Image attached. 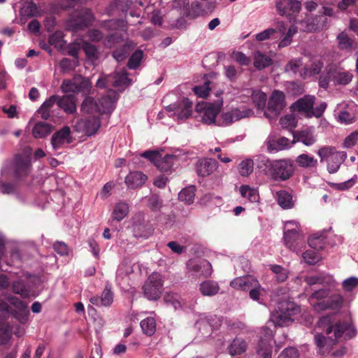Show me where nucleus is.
I'll return each mask as SVG.
<instances>
[{"mask_svg":"<svg viewBox=\"0 0 358 358\" xmlns=\"http://www.w3.org/2000/svg\"><path fill=\"white\" fill-rule=\"evenodd\" d=\"M317 327L321 328L325 334L317 333L314 336L315 343L322 355L329 354L342 336L345 340H348L356 335V331L348 324L334 322L329 315L320 317L317 322Z\"/></svg>","mask_w":358,"mask_h":358,"instance_id":"nucleus-1","label":"nucleus"},{"mask_svg":"<svg viewBox=\"0 0 358 358\" xmlns=\"http://www.w3.org/2000/svg\"><path fill=\"white\" fill-rule=\"evenodd\" d=\"M259 167L264 170L266 174L269 175L274 180L284 181L290 178L294 171V165L290 160L280 159L270 160L264 159L261 161Z\"/></svg>","mask_w":358,"mask_h":358,"instance_id":"nucleus-2","label":"nucleus"},{"mask_svg":"<svg viewBox=\"0 0 358 358\" xmlns=\"http://www.w3.org/2000/svg\"><path fill=\"white\" fill-rule=\"evenodd\" d=\"M284 241L285 245L296 252L301 251L305 246V238L298 222L294 220L285 222Z\"/></svg>","mask_w":358,"mask_h":358,"instance_id":"nucleus-3","label":"nucleus"},{"mask_svg":"<svg viewBox=\"0 0 358 358\" xmlns=\"http://www.w3.org/2000/svg\"><path fill=\"white\" fill-rule=\"evenodd\" d=\"M278 308L276 313L272 314L271 320L278 327L290 325L294 321L292 317L299 312V307L288 301L280 302Z\"/></svg>","mask_w":358,"mask_h":358,"instance_id":"nucleus-4","label":"nucleus"},{"mask_svg":"<svg viewBox=\"0 0 358 358\" xmlns=\"http://www.w3.org/2000/svg\"><path fill=\"white\" fill-rule=\"evenodd\" d=\"M329 295V290L327 289H321L315 291L311 294L312 299L321 300L314 305V309L317 311H322L326 310H339L343 303V298L340 294H334L324 299Z\"/></svg>","mask_w":358,"mask_h":358,"instance_id":"nucleus-5","label":"nucleus"},{"mask_svg":"<svg viewBox=\"0 0 358 358\" xmlns=\"http://www.w3.org/2000/svg\"><path fill=\"white\" fill-rule=\"evenodd\" d=\"M162 286L161 275L158 273H152L142 287L145 297L150 301L158 300L162 293Z\"/></svg>","mask_w":358,"mask_h":358,"instance_id":"nucleus-6","label":"nucleus"},{"mask_svg":"<svg viewBox=\"0 0 358 358\" xmlns=\"http://www.w3.org/2000/svg\"><path fill=\"white\" fill-rule=\"evenodd\" d=\"M94 20V16L91 9L81 8L71 15L69 26L73 31H78L89 27Z\"/></svg>","mask_w":358,"mask_h":358,"instance_id":"nucleus-7","label":"nucleus"},{"mask_svg":"<svg viewBox=\"0 0 358 358\" xmlns=\"http://www.w3.org/2000/svg\"><path fill=\"white\" fill-rule=\"evenodd\" d=\"M32 170V164L28 157L17 154L14 157L13 171L15 178L21 181L29 176Z\"/></svg>","mask_w":358,"mask_h":358,"instance_id":"nucleus-8","label":"nucleus"},{"mask_svg":"<svg viewBox=\"0 0 358 358\" xmlns=\"http://www.w3.org/2000/svg\"><path fill=\"white\" fill-rule=\"evenodd\" d=\"M285 107V94L279 90H274L268 100L264 115L268 118L277 117Z\"/></svg>","mask_w":358,"mask_h":358,"instance_id":"nucleus-9","label":"nucleus"},{"mask_svg":"<svg viewBox=\"0 0 358 358\" xmlns=\"http://www.w3.org/2000/svg\"><path fill=\"white\" fill-rule=\"evenodd\" d=\"M252 113V110L243 108L242 109L234 108L230 110L222 112L218 120V126H228L243 118L250 117Z\"/></svg>","mask_w":358,"mask_h":358,"instance_id":"nucleus-10","label":"nucleus"},{"mask_svg":"<svg viewBox=\"0 0 358 358\" xmlns=\"http://www.w3.org/2000/svg\"><path fill=\"white\" fill-rule=\"evenodd\" d=\"M192 101L188 98H183L166 107L168 111H175L178 119L185 120L189 118L192 112Z\"/></svg>","mask_w":358,"mask_h":358,"instance_id":"nucleus-11","label":"nucleus"},{"mask_svg":"<svg viewBox=\"0 0 358 358\" xmlns=\"http://www.w3.org/2000/svg\"><path fill=\"white\" fill-rule=\"evenodd\" d=\"M276 8L281 15L291 17L300 11L301 3L297 0H279L276 3Z\"/></svg>","mask_w":358,"mask_h":358,"instance_id":"nucleus-12","label":"nucleus"},{"mask_svg":"<svg viewBox=\"0 0 358 358\" xmlns=\"http://www.w3.org/2000/svg\"><path fill=\"white\" fill-rule=\"evenodd\" d=\"M336 40L338 48L345 52H350L357 48L358 44L355 37L350 36L345 31L337 36Z\"/></svg>","mask_w":358,"mask_h":358,"instance_id":"nucleus-13","label":"nucleus"},{"mask_svg":"<svg viewBox=\"0 0 358 358\" xmlns=\"http://www.w3.org/2000/svg\"><path fill=\"white\" fill-rule=\"evenodd\" d=\"M71 142V129L68 126H64L56 131L51 138V144L55 150L61 148L64 143Z\"/></svg>","mask_w":358,"mask_h":358,"instance_id":"nucleus-14","label":"nucleus"},{"mask_svg":"<svg viewBox=\"0 0 358 358\" xmlns=\"http://www.w3.org/2000/svg\"><path fill=\"white\" fill-rule=\"evenodd\" d=\"M187 267L189 271L204 278L210 276L213 272L211 264L206 260L199 264L196 261L190 259L187 263Z\"/></svg>","mask_w":358,"mask_h":358,"instance_id":"nucleus-15","label":"nucleus"},{"mask_svg":"<svg viewBox=\"0 0 358 358\" xmlns=\"http://www.w3.org/2000/svg\"><path fill=\"white\" fill-rule=\"evenodd\" d=\"M315 97L311 95H305L303 97L296 101L292 106L293 112L306 113L310 116V110L313 109Z\"/></svg>","mask_w":358,"mask_h":358,"instance_id":"nucleus-16","label":"nucleus"},{"mask_svg":"<svg viewBox=\"0 0 358 358\" xmlns=\"http://www.w3.org/2000/svg\"><path fill=\"white\" fill-rule=\"evenodd\" d=\"M230 285L237 289L250 291L252 287H259V282L252 276L247 275L234 279Z\"/></svg>","mask_w":358,"mask_h":358,"instance_id":"nucleus-17","label":"nucleus"},{"mask_svg":"<svg viewBox=\"0 0 358 358\" xmlns=\"http://www.w3.org/2000/svg\"><path fill=\"white\" fill-rule=\"evenodd\" d=\"M217 161L211 158L199 160L196 164V173L199 176L206 177L212 174L217 168Z\"/></svg>","mask_w":358,"mask_h":358,"instance_id":"nucleus-18","label":"nucleus"},{"mask_svg":"<svg viewBox=\"0 0 358 358\" xmlns=\"http://www.w3.org/2000/svg\"><path fill=\"white\" fill-rule=\"evenodd\" d=\"M148 177L141 171H131L125 178L124 182L128 188L136 189L142 187Z\"/></svg>","mask_w":358,"mask_h":358,"instance_id":"nucleus-19","label":"nucleus"},{"mask_svg":"<svg viewBox=\"0 0 358 358\" xmlns=\"http://www.w3.org/2000/svg\"><path fill=\"white\" fill-rule=\"evenodd\" d=\"M117 98V93L113 90H110L106 95L103 96L99 100V103L101 106V113H112Z\"/></svg>","mask_w":358,"mask_h":358,"instance_id":"nucleus-20","label":"nucleus"},{"mask_svg":"<svg viewBox=\"0 0 358 358\" xmlns=\"http://www.w3.org/2000/svg\"><path fill=\"white\" fill-rule=\"evenodd\" d=\"M57 106L66 114H73L77 110L76 97L73 94L64 95L62 97L59 96Z\"/></svg>","mask_w":358,"mask_h":358,"instance_id":"nucleus-21","label":"nucleus"},{"mask_svg":"<svg viewBox=\"0 0 358 358\" xmlns=\"http://www.w3.org/2000/svg\"><path fill=\"white\" fill-rule=\"evenodd\" d=\"M329 76L335 84L341 85L349 84L353 78L352 74L346 71H330Z\"/></svg>","mask_w":358,"mask_h":358,"instance_id":"nucleus-22","label":"nucleus"},{"mask_svg":"<svg viewBox=\"0 0 358 358\" xmlns=\"http://www.w3.org/2000/svg\"><path fill=\"white\" fill-rule=\"evenodd\" d=\"M248 348L247 342L241 338H235L227 348L228 352L231 356L240 355Z\"/></svg>","mask_w":358,"mask_h":358,"instance_id":"nucleus-23","label":"nucleus"},{"mask_svg":"<svg viewBox=\"0 0 358 358\" xmlns=\"http://www.w3.org/2000/svg\"><path fill=\"white\" fill-rule=\"evenodd\" d=\"M101 27L106 31H127V23L122 19H112L105 20L102 22Z\"/></svg>","mask_w":358,"mask_h":358,"instance_id":"nucleus-24","label":"nucleus"},{"mask_svg":"<svg viewBox=\"0 0 358 358\" xmlns=\"http://www.w3.org/2000/svg\"><path fill=\"white\" fill-rule=\"evenodd\" d=\"M220 107L219 105L209 104L204 109L202 116V122L207 124L215 123V118L220 113Z\"/></svg>","mask_w":358,"mask_h":358,"instance_id":"nucleus-25","label":"nucleus"},{"mask_svg":"<svg viewBox=\"0 0 358 358\" xmlns=\"http://www.w3.org/2000/svg\"><path fill=\"white\" fill-rule=\"evenodd\" d=\"M177 160V157L172 155H166L164 157L159 155L158 159L155 162V166L162 172L170 171L173 166L174 162Z\"/></svg>","mask_w":358,"mask_h":358,"instance_id":"nucleus-26","label":"nucleus"},{"mask_svg":"<svg viewBox=\"0 0 358 358\" xmlns=\"http://www.w3.org/2000/svg\"><path fill=\"white\" fill-rule=\"evenodd\" d=\"M0 309L11 313L22 324H24L28 320L29 310L27 307L23 310H13L8 303H3L0 304Z\"/></svg>","mask_w":358,"mask_h":358,"instance_id":"nucleus-27","label":"nucleus"},{"mask_svg":"<svg viewBox=\"0 0 358 358\" xmlns=\"http://www.w3.org/2000/svg\"><path fill=\"white\" fill-rule=\"evenodd\" d=\"M296 164L307 169H315L317 166V160L308 154H301L296 159Z\"/></svg>","mask_w":358,"mask_h":358,"instance_id":"nucleus-28","label":"nucleus"},{"mask_svg":"<svg viewBox=\"0 0 358 358\" xmlns=\"http://www.w3.org/2000/svg\"><path fill=\"white\" fill-rule=\"evenodd\" d=\"M129 213V205L126 202L120 201L114 206L111 217L113 220L120 222Z\"/></svg>","mask_w":358,"mask_h":358,"instance_id":"nucleus-29","label":"nucleus"},{"mask_svg":"<svg viewBox=\"0 0 358 358\" xmlns=\"http://www.w3.org/2000/svg\"><path fill=\"white\" fill-rule=\"evenodd\" d=\"M199 289L203 296H211L218 293L220 287L217 282L208 280L200 284Z\"/></svg>","mask_w":358,"mask_h":358,"instance_id":"nucleus-30","label":"nucleus"},{"mask_svg":"<svg viewBox=\"0 0 358 358\" xmlns=\"http://www.w3.org/2000/svg\"><path fill=\"white\" fill-rule=\"evenodd\" d=\"M81 110L87 114L101 113V108L93 97L86 96L81 104Z\"/></svg>","mask_w":358,"mask_h":358,"instance_id":"nucleus-31","label":"nucleus"},{"mask_svg":"<svg viewBox=\"0 0 358 358\" xmlns=\"http://www.w3.org/2000/svg\"><path fill=\"white\" fill-rule=\"evenodd\" d=\"M289 140L285 137L269 138L267 141V148L269 151L282 150L289 146Z\"/></svg>","mask_w":358,"mask_h":358,"instance_id":"nucleus-32","label":"nucleus"},{"mask_svg":"<svg viewBox=\"0 0 358 358\" xmlns=\"http://www.w3.org/2000/svg\"><path fill=\"white\" fill-rule=\"evenodd\" d=\"M100 120L92 116L87 118L83 122V128L87 136L94 135L100 128Z\"/></svg>","mask_w":358,"mask_h":358,"instance_id":"nucleus-33","label":"nucleus"},{"mask_svg":"<svg viewBox=\"0 0 358 358\" xmlns=\"http://www.w3.org/2000/svg\"><path fill=\"white\" fill-rule=\"evenodd\" d=\"M53 127L43 122H37L33 128V136L36 138H42L48 136L52 131Z\"/></svg>","mask_w":358,"mask_h":358,"instance_id":"nucleus-34","label":"nucleus"},{"mask_svg":"<svg viewBox=\"0 0 358 358\" xmlns=\"http://www.w3.org/2000/svg\"><path fill=\"white\" fill-rule=\"evenodd\" d=\"M59 96L52 95L48 99L45 100L38 110V113L41 115L43 120H48L50 117V112L52 107L55 103H57Z\"/></svg>","mask_w":358,"mask_h":358,"instance_id":"nucleus-35","label":"nucleus"},{"mask_svg":"<svg viewBox=\"0 0 358 358\" xmlns=\"http://www.w3.org/2000/svg\"><path fill=\"white\" fill-rule=\"evenodd\" d=\"M124 40V36L122 31H115L104 38L103 44L107 48H112L116 45L121 43Z\"/></svg>","mask_w":358,"mask_h":358,"instance_id":"nucleus-36","label":"nucleus"},{"mask_svg":"<svg viewBox=\"0 0 358 358\" xmlns=\"http://www.w3.org/2000/svg\"><path fill=\"white\" fill-rule=\"evenodd\" d=\"M346 155L343 152L334 154L332 158L327 162V169L330 173H334L338 171L341 164L345 160Z\"/></svg>","mask_w":358,"mask_h":358,"instance_id":"nucleus-37","label":"nucleus"},{"mask_svg":"<svg viewBox=\"0 0 358 358\" xmlns=\"http://www.w3.org/2000/svg\"><path fill=\"white\" fill-rule=\"evenodd\" d=\"M203 5L199 1H193L189 5L188 8H185V17L189 19H194L198 16L203 15Z\"/></svg>","mask_w":358,"mask_h":358,"instance_id":"nucleus-38","label":"nucleus"},{"mask_svg":"<svg viewBox=\"0 0 358 358\" xmlns=\"http://www.w3.org/2000/svg\"><path fill=\"white\" fill-rule=\"evenodd\" d=\"M195 192L196 188L193 185L183 188L178 194V199L180 201L189 205L194 202Z\"/></svg>","mask_w":358,"mask_h":358,"instance_id":"nucleus-39","label":"nucleus"},{"mask_svg":"<svg viewBox=\"0 0 358 358\" xmlns=\"http://www.w3.org/2000/svg\"><path fill=\"white\" fill-rule=\"evenodd\" d=\"M294 137L297 141L301 142L306 146L312 145L316 142L314 134L309 129L299 131Z\"/></svg>","mask_w":358,"mask_h":358,"instance_id":"nucleus-40","label":"nucleus"},{"mask_svg":"<svg viewBox=\"0 0 358 358\" xmlns=\"http://www.w3.org/2000/svg\"><path fill=\"white\" fill-rule=\"evenodd\" d=\"M257 353L259 358H271L272 346L268 341L261 339L257 349Z\"/></svg>","mask_w":358,"mask_h":358,"instance_id":"nucleus-41","label":"nucleus"},{"mask_svg":"<svg viewBox=\"0 0 358 358\" xmlns=\"http://www.w3.org/2000/svg\"><path fill=\"white\" fill-rule=\"evenodd\" d=\"M91 83L89 78L80 75H76V93L87 94L91 90Z\"/></svg>","mask_w":358,"mask_h":358,"instance_id":"nucleus-42","label":"nucleus"},{"mask_svg":"<svg viewBox=\"0 0 358 358\" xmlns=\"http://www.w3.org/2000/svg\"><path fill=\"white\" fill-rule=\"evenodd\" d=\"M309 246L316 250H322L326 245V236L324 234H314L308 238Z\"/></svg>","mask_w":358,"mask_h":358,"instance_id":"nucleus-43","label":"nucleus"},{"mask_svg":"<svg viewBox=\"0 0 358 358\" xmlns=\"http://www.w3.org/2000/svg\"><path fill=\"white\" fill-rule=\"evenodd\" d=\"M272 64V59L262 53L261 52H257L255 55L254 66L258 69H265Z\"/></svg>","mask_w":358,"mask_h":358,"instance_id":"nucleus-44","label":"nucleus"},{"mask_svg":"<svg viewBox=\"0 0 358 358\" xmlns=\"http://www.w3.org/2000/svg\"><path fill=\"white\" fill-rule=\"evenodd\" d=\"M140 324L143 332L147 336H151L156 331V321L152 317L143 320Z\"/></svg>","mask_w":358,"mask_h":358,"instance_id":"nucleus-45","label":"nucleus"},{"mask_svg":"<svg viewBox=\"0 0 358 358\" xmlns=\"http://www.w3.org/2000/svg\"><path fill=\"white\" fill-rule=\"evenodd\" d=\"M134 46L129 43H125L121 47L115 49L113 52V57L117 62L123 61L132 50Z\"/></svg>","mask_w":358,"mask_h":358,"instance_id":"nucleus-46","label":"nucleus"},{"mask_svg":"<svg viewBox=\"0 0 358 358\" xmlns=\"http://www.w3.org/2000/svg\"><path fill=\"white\" fill-rule=\"evenodd\" d=\"M278 204L283 208L287 209L292 206V196L285 190H280L276 193Z\"/></svg>","mask_w":358,"mask_h":358,"instance_id":"nucleus-47","label":"nucleus"},{"mask_svg":"<svg viewBox=\"0 0 358 358\" xmlns=\"http://www.w3.org/2000/svg\"><path fill=\"white\" fill-rule=\"evenodd\" d=\"M131 83L132 80L128 78V73L126 71L115 72V87L125 88Z\"/></svg>","mask_w":358,"mask_h":358,"instance_id":"nucleus-48","label":"nucleus"},{"mask_svg":"<svg viewBox=\"0 0 358 358\" xmlns=\"http://www.w3.org/2000/svg\"><path fill=\"white\" fill-rule=\"evenodd\" d=\"M240 193L243 197L247 198L251 202H257L259 198L257 191L248 185L241 186Z\"/></svg>","mask_w":358,"mask_h":358,"instance_id":"nucleus-49","label":"nucleus"},{"mask_svg":"<svg viewBox=\"0 0 358 358\" xmlns=\"http://www.w3.org/2000/svg\"><path fill=\"white\" fill-rule=\"evenodd\" d=\"M148 206L153 212L159 211L163 206V200L157 194L148 196Z\"/></svg>","mask_w":358,"mask_h":358,"instance_id":"nucleus-50","label":"nucleus"},{"mask_svg":"<svg viewBox=\"0 0 358 358\" xmlns=\"http://www.w3.org/2000/svg\"><path fill=\"white\" fill-rule=\"evenodd\" d=\"M143 57V52L137 50L131 55L129 59L127 66L130 69H136L140 64Z\"/></svg>","mask_w":358,"mask_h":358,"instance_id":"nucleus-51","label":"nucleus"},{"mask_svg":"<svg viewBox=\"0 0 358 358\" xmlns=\"http://www.w3.org/2000/svg\"><path fill=\"white\" fill-rule=\"evenodd\" d=\"M115 73L104 76L98 79L96 86L100 88L115 87Z\"/></svg>","mask_w":358,"mask_h":358,"instance_id":"nucleus-52","label":"nucleus"},{"mask_svg":"<svg viewBox=\"0 0 358 358\" xmlns=\"http://www.w3.org/2000/svg\"><path fill=\"white\" fill-rule=\"evenodd\" d=\"M12 289L14 293L20 294L22 298H28L30 295V291L22 281L14 282L12 284Z\"/></svg>","mask_w":358,"mask_h":358,"instance_id":"nucleus-53","label":"nucleus"},{"mask_svg":"<svg viewBox=\"0 0 358 358\" xmlns=\"http://www.w3.org/2000/svg\"><path fill=\"white\" fill-rule=\"evenodd\" d=\"M82 50L85 52L86 57L90 59H96L98 56V51L96 47L87 41H84L82 43Z\"/></svg>","mask_w":358,"mask_h":358,"instance_id":"nucleus-54","label":"nucleus"},{"mask_svg":"<svg viewBox=\"0 0 358 358\" xmlns=\"http://www.w3.org/2000/svg\"><path fill=\"white\" fill-rule=\"evenodd\" d=\"M297 31L298 29L295 25H291L284 38L279 42L278 47L282 48L288 46L292 41L293 36L297 32Z\"/></svg>","mask_w":358,"mask_h":358,"instance_id":"nucleus-55","label":"nucleus"},{"mask_svg":"<svg viewBox=\"0 0 358 358\" xmlns=\"http://www.w3.org/2000/svg\"><path fill=\"white\" fill-rule=\"evenodd\" d=\"M254 163L250 159H247L241 162L239 164L238 171L242 176H248L253 171Z\"/></svg>","mask_w":358,"mask_h":358,"instance_id":"nucleus-56","label":"nucleus"},{"mask_svg":"<svg viewBox=\"0 0 358 358\" xmlns=\"http://www.w3.org/2000/svg\"><path fill=\"white\" fill-rule=\"evenodd\" d=\"M252 99L258 109H263L266 106L267 96L262 92H254L252 94Z\"/></svg>","mask_w":358,"mask_h":358,"instance_id":"nucleus-57","label":"nucleus"},{"mask_svg":"<svg viewBox=\"0 0 358 358\" xmlns=\"http://www.w3.org/2000/svg\"><path fill=\"white\" fill-rule=\"evenodd\" d=\"M303 258L307 264L314 265L322 259V257L317 252L308 250L303 253Z\"/></svg>","mask_w":358,"mask_h":358,"instance_id":"nucleus-58","label":"nucleus"},{"mask_svg":"<svg viewBox=\"0 0 358 358\" xmlns=\"http://www.w3.org/2000/svg\"><path fill=\"white\" fill-rule=\"evenodd\" d=\"M338 152L336 151L334 147L332 146H324L319 149L317 155L320 157V161L323 162L327 160L329 158H332L334 154H338Z\"/></svg>","mask_w":358,"mask_h":358,"instance_id":"nucleus-59","label":"nucleus"},{"mask_svg":"<svg viewBox=\"0 0 358 358\" xmlns=\"http://www.w3.org/2000/svg\"><path fill=\"white\" fill-rule=\"evenodd\" d=\"M113 302V293L109 286H106L101 296V304L103 306H110Z\"/></svg>","mask_w":358,"mask_h":358,"instance_id":"nucleus-60","label":"nucleus"},{"mask_svg":"<svg viewBox=\"0 0 358 358\" xmlns=\"http://www.w3.org/2000/svg\"><path fill=\"white\" fill-rule=\"evenodd\" d=\"M271 270L276 274V280L279 282H285L288 277V272L287 269L280 265H272Z\"/></svg>","mask_w":358,"mask_h":358,"instance_id":"nucleus-61","label":"nucleus"},{"mask_svg":"<svg viewBox=\"0 0 358 358\" xmlns=\"http://www.w3.org/2000/svg\"><path fill=\"white\" fill-rule=\"evenodd\" d=\"M63 92H76V76L72 79L64 80L61 86Z\"/></svg>","mask_w":358,"mask_h":358,"instance_id":"nucleus-62","label":"nucleus"},{"mask_svg":"<svg viewBox=\"0 0 358 358\" xmlns=\"http://www.w3.org/2000/svg\"><path fill=\"white\" fill-rule=\"evenodd\" d=\"M356 182L357 176H355L353 178L343 182L333 183L331 187L336 190L345 191L352 187L354 185H355Z\"/></svg>","mask_w":358,"mask_h":358,"instance_id":"nucleus-63","label":"nucleus"},{"mask_svg":"<svg viewBox=\"0 0 358 358\" xmlns=\"http://www.w3.org/2000/svg\"><path fill=\"white\" fill-rule=\"evenodd\" d=\"M338 120L344 124H350L355 121V114L347 110H343L339 112L338 115Z\"/></svg>","mask_w":358,"mask_h":358,"instance_id":"nucleus-64","label":"nucleus"}]
</instances>
